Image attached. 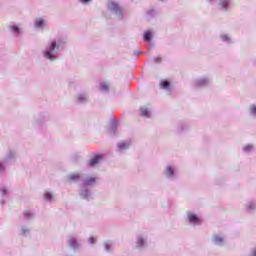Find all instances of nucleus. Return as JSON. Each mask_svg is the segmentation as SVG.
<instances>
[{
  "instance_id": "9d476101",
  "label": "nucleus",
  "mask_w": 256,
  "mask_h": 256,
  "mask_svg": "<svg viewBox=\"0 0 256 256\" xmlns=\"http://www.w3.org/2000/svg\"><path fill=\"white\" fill-rule=\"evenodd\" d=\"M95 183V178H89L84 182V185H93Z\"/></svg>"
},
{
  "instance_id": "a211bd4d",
  "label": "nucleus",
  "mask_w": 256,
  "mask_h": 256,
  "mask_svg": "<svg viewBox=\"0 0 256 256\" xmlns=\"http://www.w3.org/2000/svg\"><path fill=\"white\" fill-rule=\"evenodd\" d=\"M250 111H251L252 115H256V106H252L250 108Z\"/></svg>"
},
{
  "instance_id": "dca6fc26",
  "label": "nucleus",
  "mask_w": 256,
  "mask_h": 256,
  "mask_svg": "<svg viewBox=\"0 0 256 256\" xmlns=\"http://www.w3.org/2000/svg\"><path fill=\"white\" fill-rule=\"evenodd\" d=\"M118 147L122 151V149H127V144L125 142H122L118 145Z\"/></svg>"
},
{
  "instance_id": "b1692460",
  "label": "nucleus",
  "mask_w": 256,
  "mask_h": 256,
  "mask_svg": "<svg viewBox=\"0 0 256 256\" xmlns=\"http://www.w3.org/2000/svg\"><path fill=\"white\" fill-rule=\"evenodd\" d=\"M25 216H26V217H31V214L25 213Z\"/></svg>"
},
{
  "instance_id": "5701e85b",
  "label": "nucleus",
  "mask_w": 256,
  "mask_h": 256,
  "mask_svg": "<svg viewBox=\"0 0 256 256\" xmlns=\"http://www.w3.org/2000/svg\"><path fill=\"white\" fill-rule=\"evenodd\" d=\"M244 149L245 151H249V149H251V146H246Z\"/></svg>"
},
{
  "instance_id": "f03ea898",
  "label": "nucleus",
  "mask_w": 256,
  "mask_h": 256,
  "mask_svg": "<svg viewBox=\"0 0 256 256\" xmlns=\"http://www.w3.org/2000/svg\"><path fill=\"white\" fill-rule=\"evenodd\" d=\"M101 157V155H97L94 158H92L88 163L89 167H95V165H97V163L101 161Z\"/></svg>"
},
{
  "instance_id": "1a4fd4ad",
  "label": "nucleus",
  "mask_w": 256,
  "mask_h": 256,
  "mask_svg": "<svg viewBox=\"0 0 256 256\" xmlns=\"http://www.w3.org/2000/svg\"><path fill=\"white\" fill-rule=\"evenodd\" d=\"M69 243H70V245H71V247H73L74 249H75V247H77V240L76 239H74V238H71V239H69Z\"/></svg>"
},
{
  "instance_id": "6ab92c4d",
  "label": "nucleus",
  "mask_w": 256,
  "mask_h": 256,
  "mask_svg": "<svg viewBox=\"0 0 256 256\" xmlns=\"http://www.w3.org/2000/svg\"><path fill=\"white\" fill-rule=\"evenodd\" d=\"M112 7H113V9H114L115 11H117V9H119V5H117V4H115V3L112 4Z\"/></svg>"
},
{
  "instance_id": "2eb2a0df",
  "label": "nucleus",
  "mask_w": 256,
  "mask_h": 256,
  "mask_svg": "<svg viewBox=\"0 0 256 256\" xmlns=\"http://www.w3.org/2000/svg\"><path fill=\"white\" fill-rule=\"evenodd\" d=\"M214 241H215V243H223V238H221L219 236H214Z\"/></svg>"
},
{
  "instance_id": "412c9836",
  "label": "nucleus",
  "mask_w": 256,
  "mask_h": 256,
  "mask_svg": "<svg viewBox=\"0 0 256 256\" xmlns=\"http://www.w3.org/2000/svg\"><path fill=\"white\" fill-rule=\"evenodd\" d=\"M12 31H19V27L13 26V27H12Z\"/></svg>"
},
{
  "instance_id": "aec40b11",
  "label": "nucleus",
  "mask_w": 256,
  "mask_h": 256,
  "mask_svg": "<svg viewBox=\"0 0 256 256\" xmlns=\"http://www.w3.org/2000/svg\"><path fill=\"white\" fill-rule=\"evenodd\" d=\"M89 243H91V244L95 243V238L94 237H90L89 238Z\"/></svg>"
},
{
  "instance_id": "f3484780",
  "label": "nucleus",
  "mask_w": 256,
  "mask_h": 256,
  "mask_svg": "<svg viewBox=\"0 0 256 256\" xmlns=\"http://www.w3.org/2000/svg\"><path fill=\"white\" fill-rule=\"evenodd\" d=\"M145 243V241L143 240V238H140L138 240V247H143V244Z\"/></svg>"
},
{
  "instance_id": "ddd939ff",
  "label": "nucleus",
  "mask_w": 256,
  "mask_h": 256,
  "mask_svg": "<svg viewBox=\"0 0 256 256\" xmlns=\"http://www.w3.org/2000/svg\"><path fill=\"white\" fill-rule=\"evenodd\" d=\"M141 114H142L144 117H149V110H147V108H142V109H141Z\"/></svg>"
},
{
  "instance_id": "39448f33",
  "label": "nucleus",
  "mask_w": 256,
  "mask_h": 256,
  "mask_svg": "<svg viewBox=\"0 0 256 256\" xmlns=\"http://www.w3.org/2000/svg\"><path fill=\"white\" fill-rule=\"evenodd\" d=\"M152 37H153V34L151 33V31H147L144 34V41H151Z\"/></svg>"
},
{
  "instance_id": "423d86ee",
  "label": "nucleus",
  "mask_w": 256,
  "mask_h": 256,
  "mask_svg": "<svg viewBox=\"0 0 256 256\" xmlns=\"http://www.w3.org/2000/svg\"><path fill=\"white\" fill-rule=\"evenodd\" d=\"M160 87H161L162 89H169V81H167V80L162 81V82L160 83Z\"/></svg>"
},
{
  "instance_id": "7ed1b4c3",
  "label": "nucleus",
  "mask_w": 256,
  "mask_h": 256,
  "mask_svg": "<svg viewBox=\"0 0 256 256\" xmlns=\"http://www.w3.org/2000/svg\"><path fill=\"white\" fill-rule=\"evenodd\" d=\"M188 219L190 223H194V225H197L199 223V218L195 214H189Z\"/></svg>"
},
{
  "instance_id": "f257e3e1",
  "label": "nucleus",
  "mask_w": 256,
  "mask_h": 256,
  "mask_svg": "<svg viewBox=\"0 0 256 256\" xmlns=\"http://www.w3.org/2000/svg\"><path fill=\"white\" fill-rule=\"evenodd\" d=\"M56 48H57V42H52L49 50H46L44 52V56L46 57V59H50V60L55 59V56L53 55V51H55Z\"/></svg>"
},
{
  "instance_id": "393cba45",
  "label": "nucleus",
  "mask_w": 256,
  "mask_h": 256,
  "mask_svg": "<svg viewBox=\"0 0 256 256\" xmlns=\"http://www.w3.org/2000/svg\"><path fill=\"white\" fill-rule=\"evenodd\" d=\"M253 256H256V249L253 251Z\"/></svg>"
},
{
  "instance_id": "4468645a",
  "label": "nucleus",
  "mask_w": 256,
  "mask_h": 256,
  "mask_svg": "<svg viewBox=\"0 0 256 256\" xmlns=\"http://www.w3.org/2000/svg\"><path fill=\"white\" fill-rule=\"evenodd\" d=\"M44 199H46L47 201H51V199H53V195H51V193H45Z\"/></svg>"
},
{
  "instance_id": "20e7f679",
  "label": "nucleus",
  "mask_w": 256,
  "mask_h": 256,
  "mask_svg": "<svg viewBox=\"0 0 256 256\" xmlns=\"http://www.w3.org/2000/svg\"><path fill=\"white\" fill-rule=\"evenodd\" d=\"M69 181H79L81 179V175L79 173H72L68 177Z\"/></svg>"
},
{
  "instance_id": "6e6552de",
  "label": "nucleus",
  "mask_w": 256,
  "mask_h": 256,
  "mask_svg": "<svg viewBox=\"0 0 256 256\" xmlns=\"http://www.w3.org/2000/svg\"><path fill=\"white\" fill-rule=\"evenodd\" d=\"M173 168H171V166H168L167 168H166V175L168 176V177H171V176H173Z\"/></svg>"
},
{
  "instance_id": "a878e982",
  "label": "nucleus",
  "mask_w": 256,
  "mask_h": 256,
  "mask_svg": "<svg viewBox=\"0 0 256 256\" xmlns=\"http://www.w3.org/2000/svg\"><path fill=\"white\" fill-rule=\"evenodd\" d=\"M0 171H1V163H0Z\"/></svg>"
},
{
  "instance_id": "f8f14e48",
  "label": "nucleus",
  "mask_w": 256,
  "mask_h": 256,
  "mask_svg": "<svg viewBox=\"0 0 256 256\" xmlns=\"http://www.w3.org/2000/svg\"><path fill=\"white\" fill-rule=\"evenodd\" d=\"M100 88L102 91H109V85H107V83H102Z\"/></svg>"
},
{
  "instance_id": "4be33fe9",
  "label": "nucleus",
  "mask_w": 256,
  "mask_h": 256,
  "mask_svg": "<svg viewBox=\"0 0 256 256\" xmlns=\"http://www.w3.org/2000/svg\"><path fill=\"white\" fill-rule=\"evenodd\" d=\"M155 61H156L157 63H161V57H156V58H155Z\"/></svg>"
},
{
  "instance_id": "0eeeda50",
  "label": "nucleus",
  "mask_w": 256,
  "mask_h": 256,
  "mask_svg": "<svg viewBox=\"0 0 256 256\" xmlns=\"http://www.w3.org/2000/svg\"><path fill=\"white\" fill-rule=\"evenodd\" d=\"M36 27H43L45 25V20L44 19H38L35 22Z\"/></svg>"
},
{
  "instance_id": "9b49d317",
  "label": "nucleus",
  "mask_w": 256,
  "mask_h": 256,
  "mask_svg": "<svg viewBox=\"0 0 256 256\" xmlns=\"http://www.w3.org/2000/svg\"><path fill=\"white\" fill-rule=\"evenodd\" d=\"M220 5L222 9H227V7H229V0L221 2Z\"/></svg>"
}]
</instances>
